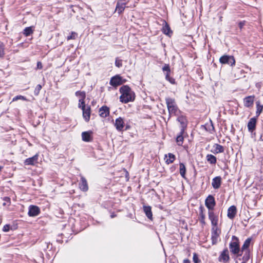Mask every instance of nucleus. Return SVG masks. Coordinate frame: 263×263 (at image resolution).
Wrapping results in <instances>:
<instances>
[{"label": "nucleus", "mask_w": 263, "mask_h": 263, "mask_svg": "<svg viewBox=\"0 0 263 263\" xmlns=\"http://www.w3.org/2000/svg\"><path fill=\"white\" fill-rule=\"evenodd\" d=\"M121 95L120 97V101L124 103L133 101L135 100V93L127 85L122 86L119 90Z\"/></svg>", "instance_id": "1"}, {"label": "nucleus", "mask_w": 263, "mask_h": 263, "mask_svg": "<svg viewBox=\"0 0 263 263\" xmlns=\"http://www.w3.org/2000/svg\"><path fill=\"white\" fill-rule=\"evenodd\" d=\"M165 101L170 117L172 116H177L180 114V111L174 99L167 97L165 98Z\"/></svg>", "instance_id": "2"}, {"label": "nucleus", "mask_w": 263, "mask_h": 263, "mask_svg": "<svg viewBox=\"0 0 263 263\" xmlns=\"http://www.w3.org/2000/svg\"><path fill=\"white\" fill-rule=\"evenodd\" d=\"M232 239V241L230 243V251L234 254L241 255V254H239L241 251L239 248V240L238 238L235 236H233Z\"/></svg>", "instance_id": "3"}, {"label": "nucleus", "mask_w": 263, "mask_h": 263, "mask_svg": "<svg viewBox=\"0 0 263 263\" xmlns=\"http://www.w3.org/2000/svg\"><path fill=\"white\" fill-rule=\"evenodd\" d=\"M219 62L222 64H228L231 66L235 65V60L232 55H224L220 58Z\"/></svg>", "instance_id": "4"}, {"label": "nucleus", "mask_w": 263, "mask_h": 263, "mask_svg": "<svg viewBox=\"0 0 263 263\" xmlns=\"http://www.w3.org/2000/svg\"><path fill=\"white\" fill-rule=\"evenodd\" d=\"M221 233L220 230L218 227H212L211 230V239L213 245H215L217 243L220 234Z\"/></svg>", "instance_id": "5"}, {"label": "nucleus", "mask_w": 263, "mask_h": 263, "mask_svg": "<svg viewBox=\"0 0 263 263\" xmlns=\"http://www.w3.org/2000/svg\"><path fill=\"white\" fill-rule=\"evenodd\" d=\"M162 70L165 73V79L171 84H174L175 82V79L170 76L171 69L169 65L165 64L162 67Z\"/></svg>", "instance_id": "6"}, {"label": "nucleus", "mask_w": 263, "mask_h": 263, "mask_svg": "<svg viewBox=\"0 0 263 263\" xmlns=\"http://www.w3.org/2000/svg\"><path fill=\"white\" fill-rule=\"evenodd\" d=\"M114 126H115L116 129L118 131H123V128L125 126V123L123 118L121 117H119L117 118L115 120Z\"/></svg>", "instance_id": "7"}, {"label": "nucleus", "mask_w": 263, "mask_h": 263, "mask_svg": "<svg viewBox=\"0 0 263 263\" xmlns=\"http://www.w3.org/2000/svg\"><path fill=\"white\" fill-rule=\"evenodd\" d=\"M205 206L209 210H213L215 205V201L214 197L209 195L205 201Z\"/></svg>", "instance_id": "8"}, {"label": "nucleus", "mask_w": 263, "mask_h": 263, "mask_svg": "<svg viewBox=\"0 0 263 263\" xmlns=\"http://www.w3.org/2000/svg\"><path fill=\"white\" fill-rule=\"evenodd\" d=\"M257 123V117L251 118L247 125V127L249 132L252 133L256 129Z\"/></svg>", "instance_id": "9"}, {"label": "nucleus", "mask_w": 263, "mask_h": 263, "mask_svg": "<svg viewBox=\"0 0 263 263\" xmlns=\"http://www.w3.org/2000/svg\"><path fill=\"white\" fill-rule=\"evenodd\" d=\"M177 121L180 123L181 127V134H183L184 132L185 128L187 126V120L186 118L183 115L177 116Z\"/></svg>", "instance_id": "10"}, {"label": "nucleus", "mask_w": 263, "mask_h": 263, "mask_svg": "<svg viewBox=\"0 0 263 263\" xmlns=\"http://www.w3.org/2000/svg\"><path fill=\"white\" fill-rule=\"evenodd\" d=\"M38 157L39 155L36 154L32 157L26 159L24 161V164L25 165H34L37 163Z\"/></svg>", "instance_id": "11"}, {"label": "nucleus", "mask_w": 263, "mask_h": 263, "mask_svg": "<svg viewBox=\"0 0 263 263\" xmlns=\"http://www.w3.org/2000/svg\"><path fill=\"white\" fill-rule=\"evenodd\" d=\"M121 77L118 75L112 77L110 81V84L114 87L119 86L122 84Z\"/></svg>", "instance_id": "12"}, {"label": "nucleus", "mask_w": 263, "mask_h": 263, "mask_svg": "<svg viewBox=\"0 0 263 263\" xmlns=\"http://www.w3.org/2000/svg\"><path fill=\"white\" fill-rule=\"evenodd\" d=\"M40 210L38 206L30 205L29 208L28 215L29 216L34 217L39 215Z\"/></svg>", "instance_id": "13"}, {"label": "nucleus", "mask_w": 263, "mask_h": 263, "mask_svg": "<svg viewBox=\"0 0 263 263\" xmlns=\"http://www.w3.org/2000/svg\"><path fill=\"white\" fill-rule=\"evenodd\" d=\"M254 96H248L243 99V104L246 107H251L253 106V103L254 101Z\"/></svg>", "instance_id": "14"}, {"label": "nucleus", "mask_w": 263, "mask_h": 263, "mask_svg": "<svg viewBox=\"0 0 263 263\" xmlns=\"http://www.w3.org/2000/svg\"><path fill=\"white\" fill-rule=\"evenodd\" d=\"M209 217L211 221L212 227H218V217L215 215L213 212H209Z\"/></svg>", "instance_id": "15"}, {"label": "nucleus", "mask_w": 263, "mask_h": 263, "mask_svg": "<svg viewBox=\"0 0 263 263\" xmlns=\"http://www.w3.org/2000/svg\"><path fill=\"white\" fill-rule=\"evenodd\" d=\"M230 257L229 255V251L227 249H224L221 253L219 257L220 261L227 262L229 260Z\"/></svg>", "instance_id": "16"}, {"label": "nucleus", "mask_w": 263, "mask_h": 263, "mask_svg": "<svg viewBox=\"0 0 263 263\" xmlns=\"http://www.w3.org/2000/svg\"><path fill=\"white\" fill-rule=\"evenodd\" d=\"M99 115L102 118H106L109 115V108L106 106H103L99 109Z\"/></svg>", "instance_id": "17"}, {"label": "nucleus", "mask_w": 263, "mask_h": 263, "mask_svg": "<svg viewBox=\"0 0 263 263\" xmlns=\"http://www.w3.org/2000/svg\"><path fill=\"white\" fill-rule=\"evenodd\" d=\"M91 131L84 132L82 133V138L85 142H90L92 140Z\"/></svg>", "instance_id": "18"}, {"label": "nucleus", "mask_w": 263, "mask_h": 263, "mask_svg": "<svg viewBox=\"0 0 263 263\" xmlns=\"http://www.w3.org/2000/svg\"><path fill=\"white\" fill-rule=\"evenodd\" d=\"M236 212L237 210L236 206L232 205L228 210L227 216L230 219H233L235 217Z\"/></svg>", "instance_id": "19"}, {"label": "nucleus", "mask_w": 263, "mask_h": 263, "mask_svg": "<svg viewBox=\"0 0 263 263\" xmlns=\"http://www.w3.org/2000/svg\"><path fill=\"white\" fill-rule=\"evenodd\" d=\"M83 110V117L86 122H88L90 120V107L87 106V107L82 109Z\"/></svg>", "instance_id": "20"}, {"label": "nucleus", "mask_w": 263, "mask_h": 263, "mask_svg": "<svg viewBox=\"0 0 263 263\" xmlns=\"http://www.w3.org/2000/svg\"><path fill=\"white\" fill-rule=\"evenodd\" d=\"M221 183V177L219 176L214 178L212 180V185L214 189H217L220 187Z\"/></svg>", "instance_id": "21"}, {"label": "nucleus", "mask_w": 263, "mask_h": 263, "mask_svg": "<svg viewBox=\"0 0 263 263\" xmlns=\"http://www.w3.org/2000/svg\"><path fill=\"white\" fill-rule=\"evenodd\" d=\"M79 186L80 189L83 191H86L88 190V187L87 182L86 179L83 176H81V177Z\"/></svg>", "instance_id": "22"}, {"label": "nucleus", "mask_w": 263, "mask_h": 263, "mask_svg": "<svg viewBox=\"0 0 263 263\" xmlns=\"http://www.w3.org/2000/svg\"><path fill=\"white\" fill-rule=\"evenodd\" d=\"M213 149L212 152L215 154L223 153L224 151V147L218 144H214L213 146Z\"/></svg>", "instance_id": "23"}, {"label": "nucleus", "mask_w": 263, "mask_h": 263, "mask_svg": "<svg viewBox=\"0 0 263 263\" xmlns=\"http://www.w3.org/2000/svg\"><path fill=\"white\" fill-rule=\"evenodd\" d=\"M126 4L123 2H118L117 4L116 11L119 14L121 13L125 8Z\"/></svg>", "instance_id": "24"}, {"label": "nucleus", "mask_w": 263, "mask_h": 263, "mask_svg": "<svg viewBox=\"0 0 263 263\" xmlns=\"http://www.w3.org/2000/svg\"><path fill=\"white\" fill-rule=\"evenodd\" d=\"M143 210L147 217L148 219L152 220L153 218V214L151 207L150 206L144 205Z\"/></svg>", "instance_id": "25"}, {"label": "nucleus", "mask_w": 263, "mask_h": 263, "mask_svg": "<svg viewBox=\"0 0 263 263\" xmlns=\"http://www.w3.org/2000/svg\"><path fill=\"white\" fill-rule=\"evenodd\" d=\"M251 241V238H248L245 240L240 250L241 253H243V251H249V248L250 245Z\"/></svg>", "instance_id": "26"}, {"label": "nucleus", "mask_w": 263, "mask_h": 263, "mask_svg": "<svg viewBox=\"0 0 263 263\" xmlns=\"http://www.w3.org/2000/svg\"><path fill=\"white\" fill-rule=\"evenodd\" d=\"M175 159V156L172 153H168L167 155H165V162L167 164L173 163Z\"/></svg>", "instance_id": "27"}, {"label": "nucleus", "mask_w": 263, "mask_h": 263, "mask_svg": "<svg viewBox=\"0 0 263 263\" xmlns=\"http://www.w3.org/2000/svg\"><path fill=\"white\" fill-rule=\"evenodd\" d=\"M162 32L163 33L167 35H170L172 33L169 25L165 22H164V25L162 27Z\"/></svg>", "instance_id": "28"}, {"label": "nucleus", "mask_w": 263, "mask_h": 263, "mask_svg": "<svg viewBox=\"0 0 263 263\" xmlns=\"http://www.w3.org/2000/svg\"><path fill=\"white\" fill-rule=\"evenodd\" d=\"M34 28L33 26L26 27L23 31V34L26 36H29L33 33Z\"/></svg>", "instance_id": "29"}, {"label": "nucleus", "mask_w": 263, "mask_h": 263, "mask_svg": "<svg viewBox=\"0 0 263 263\" xmlns=\"http://www.w3.org/2000/svg\"><path fill=\"white\" fill-rule=\"evenodd\" d=\"M256 117L257 118L262 111L263 105L260 104L259 101H257L256 102Z\"/></svg>", "instance_id": "30"}, {"label": "nucleus", "mask_w": 263, "mask_h": 263, "mask_svg": "<svg viewBox=\"0 0 263 263\" xmlns=\"http://www.w3.org/2000/svg\"><path fill=\"white\" fill-rule=\"evenodd\" d=\"M206 160L212 164H214L216 163V158L214 155L211 154H208L206 156Z\"/></svg>", "instance_id": "31"}, {"label": "nucleus", "mask_w": 263, "mask_h": 263, "mask_svg": "<svg viewBox=\"0 0 263 263\" xmlns=\"http://www.w3.org/2000/svg\"><path fill=\"white\" fill-rule=\"evenodd\" d=\"M179 173L183 178H185L186 168L184 164L182 163L179 164Z\"/></svg>", "instance_id": "32"}, {"label": "nucleus", "mask_w": 263, "mask_h": 263, "mask_svg": "<svg viewBox=\"0 0 263 263\" xmlns=\"http://www.w3.org/2000/svg\"><path fill=\"white\" fill-rule=\"evenodd\" d=\"M183 134H181V130L180 131V135H178L176 138V142L177 143V144L179 146L182 145L183 142V137L182 136V135Z\"/></svg>", "instance_id": "33"}, {"label": "nucleus", "mask_w": 263, "mask_h": 263, "mask_svg": "<svg viewBox=\"0 0 263 263\" xmlns=\"http://www.w3.org/2000/svg\"><path fill=\"white\" fill-rule=\"evenodd\" d=\"M243 255L242 256L243 262L245 263L248 261L250 258V251H243Z\"/></svg>", "instance_id": "34"}, {"label": "nucleus", "mask_w": 263, "mask_h": 263, "mask_svg": "<svg viewBox=\"0 0 263 263\" xmlns=\"http://www.w3.org/2000/svg\"><path fill=\"white\" fill-rule=\"evenodd\" d=\"M84 100L85 99H80L79 101L78 106L79 108H81L82 109H83L87 107V106L85 105Z\"/></svg>", "instance_id": "35"}, {"label": "nucleus", "mask_w": 263, "mask_h": 263, "mask_svg": "<svg viewBox=\"0 0 263 263\" xmlns=\"http://www.w3.org/2000/svg\"><path fill=\"white\" fill-rule=\"evenodd\" d=\"M76 95L79 97L80 99H85L86 97V94L84 91H78L76 92Z\"/></svg>", "instance_id": "36"}, {"label": "nucleus", "mask_w": 263, "mask_h": 263, "mask_svg": "<svg viewBox=\"0 0 263 263\" xmlns=\"http://www.w3.org/2000/svg\"><path fill=\"white\" fill-rule=\"evenodd\" d=\"M5 54V48L4 44L0 42V58L3 57Z\"/></svg>", "instance_id": "37"}, {"label": "nucleus", "mask_w": 263, "mask_h": 263, "mask_svg": "<svg viewBox=\"0 0 263 263\" xmlns=\"http://www.w3.org/2000/svg\"><path fill=\"white\" fill-rule=\"evenodd\" d=\"M78 34L75 32H72L71 34L67 37V40H74L77 37Z\"/></svg>", "instance_id": "38"}, {"label": "nucleus", "mask_w": 263, "mask_h": 263, "mask_svg": "<svg viewBox=\"0 0 263 263\" xmlns=\"http://www.w3.org/2000/svg\"><path fill=\"white\" fill-rule=\"evenodd\" d=\"M115 65L118 68L122 66V60L117 58L115 60Z\"/></svg>", "instance_id": "39"}, {"label": "nucleus", "mask_w": 263, "mask_h": 263, "mask_svg": "<svg viewBox=\"0 0 263 263\" xmlns=\"http://www.w3.org/2000/svg\"><path fill=\"white\" fill-rule=\"evenodd\" d=\"M42 86L40 85V84H38L35 89H34V93L35 96H37L39 93H40V91L41 90V89H42Z\"/></svg>", "instance_id": "40"}, {"label": "nucleus", "mask_w": 263, "mask_h": 263, "mask_svg": "<svg viewBox=\"0 0 263 263\" xmlns=\"http://www.w3.org/2000/svg\"><path fill=\"white\" fill-rule=\"evenodd\" d=\"M20 99H21V100H26V99L25 97L23 96H17L16 97H15L14 98H13V100L12 101H17L18 100H20Z\"/></svg>", "instance_id": "41"}, {"label": "nucleus", "mask_w": 263, "mask_h": 263, "mask_svg": "<svg viewBox=\"0 0 263 263\" xmlns=\"http://www.w3.org/2000/svg\"><path fill=\"white\" fill-rule=\"evenodd\" d=\"M193 259L194 263H199L200 261L199 259H198V255L196 253L194 254Z\"/></svg>", "instance_id": "42"}, {"label": "nucleus", "mask_w": 263, "mask_h": 263, "mask_svg": "<svg viewBox=\"0 0 263 263\" xmlns=\"http://www.w3.org/2000/svg\"><path fill=\"white\" fill-rule=\"evenodd\" d=\"M10 226L9 224H6L4 226L3 230L4 232H8L10 230Z\"/></svg>", "instance_id": "43"}, {"label": "nucleus", "mask_w": 263, "mask_h": 263, "mask_svg": "<svg viewBox=\"0 0 263 263\" xmlns=\"http://www.w3.org/2000/svg\"><path fill=\"white\" fill-rule=\"evenodd\" d=\"M245 23H246V22H245V21L240 22H239V24H238V26H239V28H240V29H241L243 28V26H245Z\"/></svg>", "instance_id": "44"}, {"label": "nucleus", "mask_w": 263, "mask_h": 263, "mask_svg": "<svg viewBox=\"0 0 263 263\" xmlns=\"http://www.w3.org/2000/svg\"><path fill=\"white\" fill-rule=\"evenodd\" d=\"M37 67L39 69H42V64L41 62H38L37 63Z\"/></svg>", "instance_id": "45"}, {"label": "nucleus", "mask_w": 263, "mask_h": 263, "mask_svg": "<svg viewBox=\"0 0 263 263\" xmlns=\"http://www.w3.org/2000/svg\"><path fill=\"white\" fill-rule=\"evenodd\" d=\"M204 215H203V214H201V221L203 223H204Z\"/></svg>", "instance_id": "46"}, {"label": "nucleus", "mask_w": 263, "mask_h": 263, "mask_svg": "<svg viewBox=\"0 0 263 263\" xmlns=\"http://www.w3.org/2000/svg\"><path fill=\"white\" fill-rule=\"evenodd\" d=\"M183 263H190V261L189 259H186L183 260Z\"/></svg>", "instance_id": "47"}, {"label": "nucleus", "mask_w": 263, "mask_h": 263, "mask_svg": "<svg viewBox=\"0 0 263 263\" xmlns=\"http://www.w3.org/2000/svg\"><path fill=\"white\" fill-rule=\"evenodd\" d=\"M259 140L261 141H263V134H261L260 137H259Z\"/></svg>", "instance_id": "48"}, {"label": "nucleus", "mask_w": 263, "mask_h": 263, "mask_svg": "<svg viewBox=\"0 0 263 263\" xmlns=\"http://www.w3.org/2000/svg\"><path fill=\"white\" fill-rule=\"evenodd\" d=\"M9 200V198L8 197H5V200Z\"/></svg>", "instance_id": "49"}, {"label": "nucleus", "mask_w": 263, "mask_h": 263, "mask_svg": "<svg viewBox=\"0 0 263 263\" xmlns=\"http://www.w3.org/2000/svg\"><path fill=\"white\" fill-rule=\"evenodd\" d=\"M114 217H115V215H114V214H112V215H111V218H114Z\"/></svg>", "instance_id": "50"}, {"label": "nucleus", "mask_w": 263, "mask_h": 263, "mask_svg": "<svg viewBox=\"0 0 263 263\" xmlns=\"http://www.w3.org/2000/svg\"><path fill=\"white\" fill-rule=\"evenodd\" d=\"M241 263H245V262H241Z\"/></svg>", "instance_id": "51"}]
</instances>
